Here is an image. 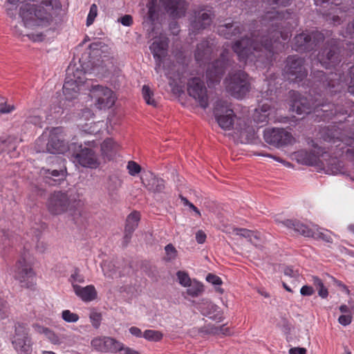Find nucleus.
<instances>
[{
    "instance_id": "f257e3e1",
    "label": "nucleus",
    "mask_w": 354,
    "mask_h": 354,
    "mask_svg": "<svg viewBox=\"0 0 354 354\" xmlns=\"http://www.w3.org/2000/svg\"><path fill=\"white\" fill-rule=\"evenodd\" d=\"M290 13L271 10L250 25V37L235 41L232 49L240 62L257 67L269 65L275 54L285 50L294 26L288 19Z\"/></svg>"
},
{
    "instance_id": "f03ea898",
    "label": "nucleus",
    "mask_w": 354,
    "mask_h": 354,
    "mask_svg": "<svg viewBox=\"0 0 354 354\" xmlns=\"http://www.w3.org/2000/svg\"><path fill=\"white\" fill-rule=\"evenodd\" d=\"M328 131V135H331V132H337V136L339 132L337 129L324 128L320 131L321 138L328 143L332 145L328 147H319L312 140V146L313 149L310 151L299 150L295 153L297 160L301 164L315 166L321 169H326L327 172L333 174H336L342 171L343 165L342 162L339 161L337 156L342 155L344 152V147L343 145L336 147L332 141H327L324 139V131Z\"/></svg>"
},
{
    "instance_id": "7ed1b4c3",
    "label": "nucleus",
    "mask_w": 354,
    "mask_h": 354,
    "mask_svg": "<svg viewBox=\"0 0 354 354\" xmlns=\"http://www.w3.org/2000/svg\"><path fill=\"white\" fill-rule=\"evenodd\" d=\"M291 97H294L291 104V109L298 115L310 114L314 112L317 117L322 120L332 119L333 117L339 115H347V106L343 104L344 99L341 95L338 97L340 102L337 104L327 103L325 98L319 99L315 97L310 99V102L307 97H301L300 94L294 91L290 92Z\"/></svg>"
},
{
    "instance_id": "20e7f679",
    "label": "nucleus",
    "mask_w": 354,
    "mask_h": 354,
    "mask_svg": "<svg viewBox=\"0 0 354 354\" xmlns=\"http://www.w3.org/2000/svg\"><path fill=\"white\" fill-rule=\"evenodd\" d=\"M60 10L59 0H44L37 5H22L19 9V16L26 27L48 26Z\"/></svg>"
},
{
    "instance_id": "39448f33",
    "label": "nucleus",
    "mask_w": 354,
    "mask_h": 354,
    "mask_svg": "<svg viewBox=\"0 0 354 354\" xmlns=\"http://www.w3.org/2000/svg\"><path fill=\"white\" fill-rule=\"evenodd\" d=\"M349 77L345 78L344 75L330 73L326 75L322 71L314 73L315 82L319 83L327 93L333 95L340 93L347 86L348 92L354 95V66L349 68Z\"/></svg>"
},
{
    "instance_id": "423d86ee",
    "label": "nucleus",
    "mask_w": 354,
    "mask_h": 354,
    "mask_svg": "<svg viewBox=\"0 0 354 354\" xmlns=\"http://www.w3.org/2000/svg\"><path fill=\"white\" fill-rule=\"evenodd\" d=\"M97 143L95 140H87L84 145L73 142L69 145L68 156L74 163L83 167L96 169L100 165V161L95 151Z\"/></svg>"
},
{
    "instance_id": "0eeeda50",
    "label": "nucleus",
    "mask_w": 354,
    "mask_h": 354,
    "mask_svg": "<svg viewBox=\"0 0 354 354\" xmlns=\"http://www.w3.org/2000/svg\"><path fill=\"white\" fill-rule=\"evenodd\" d=\"M326 46L322 49L317 55V62L325 68H330L337 66L341 61L342 57L354 54V43H346V47L343 46V51L339 48V41L336 39H330L327 41Z\"/></svg>"
},
{
    "instance_id": "6e6552de",
    "label": "nucleus",
    "mask_w": 354,
    "mask_h": 354,
    "mask_svg": "<svg viewBox=\"0 0 354 354\" xmlns=\"http://www.w3.org/2000/svg\"><path fill=\"white\" fill-rule=\"evenodd\" d=\"M168 42L166 39L163 40H156L150 46V50L156 60V68L155 70L157 73H159L161 69V66L163 64V69L165 71V75L169 79V85L172 88L173 91H175L177 83L176 80L180 79V74L179 72H174V68L176 65L173 64L171 67L167 68L165 66L164 59L167 55Z\"/></svg>"
},
{
    "instance_id": "1a4fd4ad",
    "label": "nucleus",
    "mask_w": 354,
    "mask_h": 354,
    "mask_svg": "<svg viewBox=\"0 0 354 354\" xmlns=\"http://www.w3.org/2000/svg\"><path fill=\"white\" fill-rule=\"evenodd\" d=\"M331 35L332 32L330 30L324 32L316 30L310 33L303 32L294 37L292 48L299 53L310 51L323 42L326 37H330Z\"/></svg>"
},
{
    "instance_id": "9d476101",
    "label": "nucleus",
    "mask_w": 354,
    "mask_h": 354,
    "mask_svg": "<svg viewBox=\"0 0 354 354\" xmlns=\"http://www.w3.org/2000/svg\"><path fill=\"white\" fill-rule=\"evenodd\" d=\"M226 90L235 98H243L250 90L248 75L243 71L230 73L225 80Z\"/></svg>"
},
{
    "instance_id": "9b49d317",
    "label": "nucleus",
    "mask_w": 354,
    "mask_h": 354,
    "mask_svg": "<svg viewBox=\"0 0 354 354\" xmlns=\"http://www.w3.org/2000/svg\"><path fill=\"white\" fill-rule=\"evenodd\" d=\"M230 55V51L224 49L220 57L208 66L205 76L209 87L220 83L226 69L231 65Z\"/></svg>"
},
{
    "instance_id": "f8f14e48",
    "label": "nucleus",
    "mask_w": 354,
    "mask_h": 354,
    "mask_svg": "<svg viewBox=\"0 0 354 354\" xmlns=\"http://www.w3.org/2000/svg\"><path fill=\"white\" fill-rule=\"evenodd\" d=\"M285 77L290 82L299 83L308 75L304 59L298 55L288 56L283 69Z\"/></svg>"
},
{
    "instance_id": "ddd939ff",
    "label": "nucleus",
    "mask_w": 354,
    "mask_h": 354,
    "mask_svg": "<svg viewBox=\"0 0 354 354\" xmlns=\"http://www.w3.org/2000/svg\"><path fill=\"white\" fill-rule=\"evenodd\" d=\"M76 202L75 200L71 198L67 192L57 191L50 196L47 207L52 214L59 215L71 210L75 207Z\"/></svg>"
},
{
    "instance_id": "4468645a",
    "label": "nucleus",
    "mask_w": 354,
    "mask_h": 354,
    "mask_svg": "<svg viewBox=\"0 0 354 354\" xmlns=\"http://www.w3.org/2000/svg\"><path fill=\"white\" fill-rule=\"evenodd\" d=\"M90 96L95 106L100 110L111 108L116 100L115 95L111 89L99 84L92 86Z\"/></svg>"
},
{
    "instance_id": "2eb2a0df",
    "label": "nucleus",
    "mask_w": 354,
    "mask_h": 354,
    "mask_svg": "<svg viewBox=\"0 0 354 354\" xmlns=\"http://www.w3.org/2000/svg\"><path fill=\"white\" fill-rule=\"evenodd\" d=\"M11 343L17 354H32V339L28 334V329L24 325L19 323L15 325Z\"/></svg>"
},
{
    "instance_id": "dca6fc26",
    "label": "nucleus",
    "mask_w": 354,
    "mask_h": 354,
    "mask_svg": "<svg viewBox=\"0 0 354 354\" xmlns=\"http://www.w3.org/2000/svg\"><path fill=\"white\" fill-rule=\"evenodd\" d=\"M214 114L216 122L221 129L224 130L231 129L234 123L236 115L227 100H218L216 101Z\"/></svg>"
},
{
    "instance_id": "f3484780",
    "label": "nucleus",
    "mask_w": 354,
    "mask_h": 354,
    "mask_svg": "<svg viewBox=\"0 0 354 354\" xmlns=\"http://www.w3.org/2000/svg\"><path fill=\"white\" fill-rule=\"evenodd\" d=\"M194 18L191 21L189 27V35L196 36L201 30L209 27L214 17L212 8L202 7L194 12Z\"/></svg>"
},
{
    "instance_id": "a211bd4d",
    "label": "nucleus",
    "mask_w": 354,
    "mask_h": 354,
    "mask_svg": "<svg viewBox=\"0 0 354 354\" xmlns=\"http://www.w3.org/2000/svg\"><path fill=\"white\" fill-rule=\"evenodd\" d=\"M317 6L322 8L319 12L325 17L326 20L330 23L337 25L341 22V17L339 15L345 10L341 6V0H314Z\"/></svg>"
},
{
    "instance_id": "6ab92c4d",
    "label": "nucleus",
    "mask_w": 354,
    "mask_h": 354,
    "mask_svg": "<svg viewBox=\"0 0 354 354\" xmlns=\"http://www.w3.org/2000/svg\"><path fill=\"white\" fill-rule=\"evenodd\" d=\"M276 222L282 226L287 227L288 230H293L295 232L304 236L320 238L328 243H331L333 241L331 236L328 232H320L319 233H315L308 225L301 223L298 220L286 219L283 221L276 220Z\"/></svg>"
},
{
    "instance_id": "aec40b11",
    "label": "nucleus",
    "mask_w": 354,
    "mask_h": 354,
    "mask_svg": "<svg viewBox=\"0 0 354 354\" xmlns=\"http://www.w3.org/2000/svg\"><path fill=\"white\" fill-rule=\"evenodd\" d=\"M85 75L82 70L77 69L73 75L67 73L63 86V93L66 100H71L77 97L80 86L85 81Z\"/></svg>"
},
{
    "instance_id": "412c9836",
    "label": "nucleus",
    "mask_w": 354,
    "mask_h": 354,
    "mask_svg": "<svg viewBox=\"0 0 354 354\" xmlns=\"http://www.w3.org/2000/svg\"><path fill=\"white\" fill-rule=\"evenodd\" d=\"M69 145L66 142L64 129L62 127L53 128L49 133L46 150L50 153H64L68 152Z\"/></svg>"
},
{
    "instance_id": "4be33fe9",
    "label": "nucleus",
    "mask_w": 354,
    "mask_h": 354,
    "mask_svg": "<svg viewBox=\"0 0 354 354\" xmlns=\"http://www.w3.org/2000/svg\"><path fill=\"white\" fill-rule=\"evenodd\" d=\"M263 138L267 143L277 147L290 145L294 140L291 133L282 128H268L265 129Z\"/></svg>"
},
{
    "instance_id": "5701e85b",
    "label": "nucleus",
    "mask_w": 354,
    "mask_h": 354,
    "mask_svg": "<svg viewBox=\"0 0 354 354\" xmlns=\"http://www.w3.org/2000/svg\"><path fill=\"white\" fill-rule=\"evenodd\" d=\"M187 93L195 99L200 106L206 109L209 105L207 90L204 82L199 77H193L187 82Z\"/></svg>"
},
{
    "instance_id": "b1692460",
    "label": "nucleus",
    "mask_w": 354,
    "mask_h": 354,
    "mask_svg": "<svg viewBox=\"0 0 354 354\" xmlns=\"http://www.w3.org/2000/svg\"><path fill=\"white\" fill-rule=\"evenodd\" d=\"M93 350L102 353H117L124 348V344L116 339L107 337L99 336L93 338L91 342Z\"/></svg>"
},
{
    "instance_id": "393cba45",
    "label": "nucleus",
    "mask_w": 354,
    "mask_h": 354,
    "mask_svg": "<svg viewBox=\"0 0 354 354\" xmlns=\"http://www.w3.org/2000/svg\"><path fill=\"white\" fill-rule=\"evenodd\" d=\"M13 277L22 286L30 288L32 286L35 273L24 258L18 260L13 268Z\"/></svg>"
},
{
    "instance_id": "a878e982",
    "label": "nucleus",
    "mask_w": 354,
    "mask_h": 354,
    "mask_svg": "<svg viewBox=\"0 0 354 354\" xmlns=\"http://www.w3.org/2000/svg\"><path fill=\"white\" fill-rule=\"evenodd\" d=\"M159 4L173 19L184 17L189 6L185 0H160Z\"/></svg>"
},
{
    "instance_id": "bb28decb",
    "label": "nucleus",
    "mask_w": 354,
    "mask_h": 354,
    "mask_svg": "<svg viewBox=\"0 0 354 354\" xmlns=\"http://www.w3.org/2000/svg\"><path fill=\"white\" fill-rule=\"evenodd\" d=\"M245 30V26L240 22L226 23L217 27L218 34L227 39L239 36Z\"/></svg>"
},
{
    "instance_id": "cd10ccee",
    "label": "nucleus",
    "mask_w": 354,
    "mask_h": 354,
    "mask_svg": "<svg viewBox=\"0 0 354 354\" xmlns=\"http://www.w3.org/2000/svg\"><path fill=\"white\" fill-rule=\"evenodd\" d=\"M214 51V41L204 40L197 45L194 53L195 59L199 64H204L211 59Z\"/></svg>"
},
{
    "instance_id": "c85d7f7f",
    "label": "nucleus",
    "mask_w": 354,
    "mask_h": 354,
    "mask_svg": "<svg viewBox=\"0 0 354 354\" xmlns=\"http://www.w3.org/2000/svg\"><path fill=\"white\" fill-rule=\"evenodd\" d=\"M140 219V213L133 212L131 213L127 218L126 225L124 228V245H127L131 239L132 234L136 230L138 225V222Z\"/></svg>"
},
{
    "instance_id": "c756f323",
    "label": "nucleus",
    "mask_w": 354,
    "mask_h": 354,
    "mask_svg": "<svg viewBox=\"0 0 354 354\" xmlns=\"http://www.w3.org/2000/svg\"><path fill=\"white\" fill-rule=\"evenodd\" d=\"M144 186L153 193H160L165 189V181L153 174L146 175L142 178Z\"/></svg>"
},
{
    "instance_id": "7c9ffc66",
    "label": "nucleus",
    "mask_w": 354,
    "mask_h": 354,
    "mask_svg": "<svg viewBox=\"0 0 354 354\" xmlns=\"http://www.w3.org/2000/svg\"><path fill=\"white\" fill-rule=\"evenodd\" d=\"M120 145L112 138H106L101 145L102 156L108 160L115 157L116 153L120 150Z\"/></svg>"
},
{
    "instance_id": "2f4dec72",
    "label": "nucleus",
    "mask_w": 354,
    "mask_h": 354,
    "mask_svg": "<svg viewBox=\"0 0 354 354\" xmlns=\"http://www.w3.org/2000/svg\"><path fill=\"white\" fill-rule=\"evenodd\" d=\"M73 290L75 294L84 301H93L97 297L95 288L92 285L82 288L77 284H73Z\"/></svg>"
},
{
    "instance_id": "473e14b6",
    "label": "nucleus",
    "mask_w": 354,
    "mask_h": 354,
    "mask_svg": "<svg viewBox=\"0 0 354 354\" xmlns=\"http://www.w3.org/2000/svg\"><path fill=\"white\" fill-rule=\"evenodd\" d=\"M235 130L239 134L240 138H245L246 140L252 138L254 135V127L240 118L237 120Z\"/></svg>"
},
{
    "instance_id": "72a5a7b5",
    "label": "nucleus",
    "mask_w": 354,
    "mask_h": 354,
    "mask_svg": "<svg viewBox=\"0 0 354 354\" xmlns=\"http://www.w3.org/2000/svg\"><path fill=\"white\" fill-rule=\"evenodd\" d=\"M66 169H46L42 167L40 170V174L46 179L53 180L55 183L57 184L61 180H63L66 176Z\"/></svg>"
},
{
    "instance_id": "f704fd0d",
    "label": "nucleus",
    "mask_w": 354,
    "mask_h": 354,
    "mask_svg": "<svg viewBox=\"0 0 354 354\" xmlns=\"http://www.w3.org/2000/svg\"><path fill=\"white\" fill-rule=\"evenodd\" d=\"M201 331L202 333L213 335H230L232 334L231 329L227 327L226 324L221 326L207 324L203 327Z\"/></svg>"
},
{
    "instance_id": "c9c22d12",
    "label": "nucleus",
    "mask_w": 354,
    "mask_h": 354,
    "mask_svg": "<svg viewBox=\"0 0 354 354\" xmlns=\"http://www.w3.org/2000/svg\"><path fill=\"white\" fill-rule=\"evenodd\" d=\"M328 131L329 130H326L324 131V139L327 141H332L334 144H336V147H339L340 145H349L352 146L354 145V138L349 137V138H339L337 136V133L335 132H331V135H328Z\"/></svg>"
},
{
    "instance_id": "e433bc0d",
    "label": "nucleus",
    "mask_w": 354,
    "mask_h": 354,
    "mask_svg": "<svg viewBox=\"0 0 354 354\" xmlns=\"http://www.w3.org/2000/svg\"><path fill=\"white\" fill-rule=\"evenodd\" d=\"M233 232L239 236H243L248 239V241L252 243L255 246L259 245L261 241L260 233L258 232H254L252 230H249L245 228H234Z\"/></svg>"
},
{
    "instance_id": "4c0bfd02",
    "label": "nucleus",
    "mask_w": 354,
    "mask_h": 354,
    "mask_svg": "<svg viewBox=\"0 0 354 354\" xmlns=\"http://www.w3.org/2000/svg\"><path fill=\"white\" fill-rule=\"evenodd\" d=\"M271 106L268 103H264L260 109H256L254 115V120L258 123H266L270 118Z\"/></svg>"
},
{
    "instance_id": "58836bf2",
    "label": "nucleus",
    "mask_w": 354,
    "mask_h": 354,
    "mask_svg": "<svg viewBox=\"0 0 354 354\" xmlns=\"http://www.w3.org/2000/svg\"><path fill=\"white\" fill-rule=\"evenodd\" d=\"M187 287H188L187 293L193 297L199 296L204 291L203 283L195 279L192 280L190 284Z\"/></svg>"
},
{
    "instance_id": "ea45409f",
    "label": "nucleus",
    "mask_w": 354,
    "mask_h": 354,
    "mask_svg": "<svg viewBox=\"0 0 354 354\" xmlns=\"http://www.w3.org/2000/svg\"><path fill=\"white\" fill-rule=\"evenodd\" d=\"M147 7L148 8V18L153 22L158 19L159 15V8L157 4V0H147Z\"/></svg>"
},
{
    "instance_id": "a19ab883",
    "label": "nucleus",
    "mask_w": 354,
    "mask_h": 354,
    "mask_svg": "<svg viewBox=\"0 0 354 354\" xmlns=\"http://www.w3.org/2000/svg\"><path fill=\"white\" fill-rule=\"evenodd\" d=\"M83 132L88 134H95L100 130V122H95L91 121L85 124H79Z\"/></svg>"
},
{
    "instance_id": "79ce46f5",
    "label": "nucleus",
    "mask_w": 354,
    "mask_h": 354,
    "mask_svg": "<svg viewBox=\"0 0 354 354\" xmlns=\"http://www.w3.org/2000/svg\"><path fill=\"white\" fill-rule=\"evenodd\" d=\"M17 147V139L8 137L6 140L0 139V153L3 151L15 150Z\"/></svg>"
},
{
    "instance_id": "37998d69",
    "label": "nucleus",
    "mask_w": 354,
    "mask_h": 354,
    "mask_svg": "<svg viewBox=\"0 0 354 354\" xmlns=\"http://www.w3.org/2000/svg\"><path fill=\"white\" fill-rule=\"evenodd\" d=\"M142 93L143 98L147 104L151 105L153 106H156L157 103L156 100L153 98V91H151L149 86L144 85L142 86Z\"/></svg>"
},
{
    "instance_id": "c03bdc74",
    "label": "nucleus",
    "mask_w": 354,
    "mask_h": 354,
    "mask_svg": "<svg viewBox=\"0 0 354 354\" xmlns=\"http://www.w3.org/2000/svg\"><path fill=\"white\" fill-rule=\"evenodd\" d=\"M165 256L164 260L167 262H171L175 260L178 256V251L173 244L169 243L165 247Z\"/></svg>"
},
{
    "instance_id": "a18cd8bd",
    "label": "nucleus",
    "mask_w": 354,
    "mask_h": 354,
    "mask_svg": "<svg viewBox=\"0 0 354 354\" xmlns=\"http://www.w3.org/2000/svg\"><path fill=\"white\" fill-rule=\"evenodd\" d=\"M162 337L161 332L154 330H146L143 333V337L149 341L158 342Z\"/></svg>"
},
{
    "instance_id": "49530a36",
    "label": "nucleus",
    "mask_w": 354,
    "mask_h": 354,
    "mask_svg": "<svg viewBox=\"0 0 354 354\" xmlns=\"http://www.w3.org/2000/svg\"><path fill=\"white\" fill-rule=\"evenodd\" d=\"M176 276L179 283L183 287H187L192 281L188 273L185 271H178Z\"/></svg>"
},
{
    "instance_id": "de8ad7c7",
    "label": "nucleus",
    "mask_w": 354,
    "mask_h": 354,
    "mask_svg": "<svg viewBox=\"0 0 354 354\" xmlns=\"http://www.w3.org/2000/svg\"><path fill=\"white\" fill-rule=\"evenodd\" d=\"M62 319L68 323H74L78 321L79 315L71 312L69 310H64L62 313Z\"/></svg>"
},
{
    "instance_id": "09e8293b",
    "label": "nucleus",
    "mask_w": 354,
    "mask_h": 354,
    "mask_svg": "<svg viewBox=\"0 0 354 354\" xmlns=\"http://www.w3.org/2000/svg\"><path fill=\"white\" fill-rule=\"evenodd\" d=\"M97 15V6L96 4L93 3L89 10V12L86 19V26H90L95 21V17Z\"/></svg>"
},
{
    "instance_id": "8fccbe9b",
    "label": "nucleus",
    "mask_w": 354,
    "mask_h": 354,
    "mask_svg": "<svg viewBox=\"0 0 354 354\" xmlns=\"http://www.w3.org/2000/svg\"><path fill=\"white\" fill-rule=\"evenodd\" d=\"M42 332L45 334L46 337L49 339V341L53 344H60V340L59 337L51 330L47 328H43Z\"/></svg>"
},
{
    "instance_id": "3c124183",
    "label": "nucleus",
    "mask_w": 354,
    "mask_h": 354,
    "mask_svg": "<svg viewBox=\"0 0 354 354\" xmlns=\"http://www.w3.org/2000/svg\"><path fill=\"white\" fill-rule=\"evenodd\" d=\"M9 308L6 301L0 298V319H3L8 317Z\"/></svg>"
},
{
    "instance_id": "603ef678",
    "label": "nucleus",
    "mask_w": 354,
    "mask_h": 354,
    "mask_svg": "<svg viewBox=\"0 0 354 354\" xmlns=\"http://www.w3.org/2000/svg\"><path fill=\"white\" fill-rule=\"evenodd\" d=\"M127 169L129 170V174L131 176H136L140 173L141 170L140 166L137 162L132 160L128 162Z\"/></svg>"
},
{
    "instance_id": "864d4df0",
    "label": "nucleus",
    "mask_w": 354,
    "mask_h": 354,
    "mask_svg": "<svg viewBox=\"0 0 354 354\" xmlns=\"http://www.w3.org/2000/svg\"><path fill=\"white\" fill-rule=\"evenodd\" d=\"M15 110L13 105L7 104L3 98L0 95V113H9Z\"/></svg>"
},
{
    "instance_id": "5fc2aeb1",
    "label": "nucleus",
    "mask_w": 354,
    "mask_h": 354,
    "mask_svg": "<svg viewBox=\"0 0 354 354\" xmlns=\"http://www.w3.org/2000/svg\"><path fill=\"white\" fill-rule=\"evenodd\" d=\"M26 122L27 123L33 124L35 126L41 127V124L42 123V118L37 114H29L27 116Z\"/></svg>"
},
{
    "instance_id": "6e6d98bb",
    "label": "nucleus",
    "mask_w": 354,
    "mask_h": 354,
    "mask_svg": "<svg viewBox=\"0 0 354 354\" xmlns=\"http://www.w3.org/2000/svg\"><path fill=\"white\" fill-rule=\"evenodd\" d=\"M90 319L93 326L95 328H98L102 319L101 314L97 313H93L90 315Z\"/></svg>"
},
{
    "instance_id": "4d7b16f0",
    "label": "nucleus",
    "mask_w": 354,
    "mask_h": 354,
    "mask_svg": "<svg viewBox=\"0 0 354 354\" xmlns=\"http://www.w3.org/2000/svg\"><path fill=\"white\" fill-rule=\"evenodd\" d=\"M70 281L72 283V285L75 284V283H84V277L80 274V272L77 269H76L73 274H71L70 277Z\"/></svg>"
},
{
    "instance_id": "13d9d810",
    "label": "nucleus",
    "mask_w": 354,
    "mask_h": 354,
    "mask_svg": "<svg viewBox=\"0 0 354 354\" xmlns=\"http://www.w3.org/2000/svg\"><path fill=\"white\" fill-rule=\"evenodd\" d=\"M206 280L213 285L220 286L223 283L222 279L218 276L214 274H208L206 277Z\"/></svg>"
},
{
    "instance_id": "bf43d9fd",
    "label": "nucleus",
    "mask_w": 354,
    "mask_h": 354,
    "mask_svg": "<svg viewBox=\"0 0 354 354\" xmlns=\"http://www.w3.org/2000/svg\"><path fill=\"white\" fill-rule=\"evenodd\" d=\"M352 316L351 314L342 315L339 317L338 322L341 325L347 326L351 323Z\"/></svg>"
},
{
    "instance_id": "052dcab7",
    "label": "nucleus",
    "mask_w": 354,
    "mask_h": 354,
    "mask_svg": "<svg viewBox=\"0 0 354 354\" xmlns=\"http://www.w3.org/2000/svg\"><path fill=\"white\" fill-rule=\"evenodd\" d=\"M314 292L315 290L313 288L310 286H304L300 289V293L303 296H311Z\"/></svg>"
},
{
    "instance_id": "680f3d73",
    "label": "nucleus",
    "mask_w": 354,
    "mask_h": 354,
    "mask_svg": "<svg viewBox=\"0 0 354 354\" xmlns=\"http://www.w3.org/2000/svg\"><path fill=\"white\" fill-rule=\"evenodd\" d=\"M119 21L125 26H130L133 24V18L129 15H125L124 16L122 17Z\"/></svg>"
},
{
    "instance_id": "e2e57ef3",
    "label": "nucleus",
    "mask_w": 354,
    "mask_h": 354,
    "mask_svg": "<svg viewBox=\"0 0 354 354\" xmlns=\"http://www.w3.org/2000/svg\"><path fill=\"white\" fill-rule=\"evenodd\" d=\"M270 5H276V6H288L291 0H266Z\"/></svg>"
},
{
    "instance_id": "0e129e2a",
    "label": "nucleus",
    "mask_w": 354,
    "mask_h": 354,
    "mask_svg": "<svg viewBox=\"0 0 354 354\" xmlns=\"http://www.w3.org/2000/svg\"><path fill=\"white\" fill-rule=\"evenodd\" d=\"M196 240L198 243L202 244L205 242L206 234L202 230H198L196 234Z\"/></svg>"
},
{
    "instance_id": "69168bd1",
    "label": "nucleus",
    "mask_w": 354,
    "mask_h": 354,
    "mask_svg": "<svg viewBox=\"0 0 354 354\" xmlns=\"http://www.w3.org/2000/svg\"><path fill=\"white\" fill-rule=\"evenodd\" d=\"M181 200L183 202L185 205L189 206L192 209H193L198 216H201V212L192 203H190L186 198L181 197Z\"/></svg>"
},
{
    "instance_id": "338daca9",
    "label": "nucleus",
    "mask_w": 354,
    "mask_h": 354,
    "mask_svg": "<svg viewBox=\"0 0 354 354\" xmlns=\"http://www.w3.org/2000/svg\"><path fill=\"white\" fill-rule=\"evenodd\" d=\"M307 351L305 348L294 347L289 350V354H306Z\"/></svg>"
},
{
    "instance_id": "774afa93",
    "label": "nucleus",
    "mask_w": 354,
    "mask_h": 354,
    "mask_svg": "<svg viewBox=\"0 0 354 354\" xmlns=\"http://www.w3.org/2000/svg\"><path fill=\"white\" fill-rule=\"evenodd\" d=\"M129 332L132 335L136 336L137 337H140L143 336V334H142L141 330L139 328L136 327V326L131 327L129 328Z\"/></svg>"
}]
</instances>
